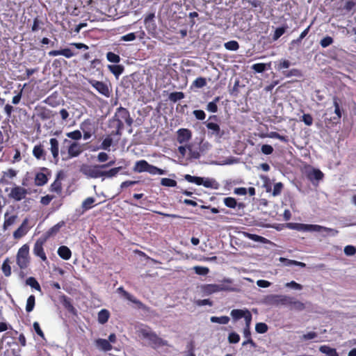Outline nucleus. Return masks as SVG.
<instances>
[{"mask_svg": "<svg viewBox=\"0 0 356 356\" xmlns=\"http://www.w3.org/2000/svg\"><path fill=\"white\" fill-rule=\"evenodd\" d=\"M30 262L29 246L24 244L17 251L16 263L21 270H24L29 266Z\"/></svg>", "mask_w": 356, "mask_h": 356, "instance_id": "obj_1", "label": "nucleus"}, {"mask_svg": "<svg viewBox=\"0 0 356 356\" xmlns=\"http://www.w3.org/2000/svg\"><path fill=\"white\" fill-rule=\"evenodd\" d=\"M112 121L113 122H116V124H120L121 125H124V121L129 127L133 124V119L130 116L129 111L122 106H120L116 109V111L112 118Z\"/></svg>", "mask_w": 356, "mask_h": 356, "instance_id": "obj_2", "label": "nucleus"}, {"mask_svg": "<svg viewBox=\"0 0 356 356\" xmlns=\"http://www.w3.org/2000/svg\"><path fill=\"white\" fill-rule=\"evenodd\" d=\"M289 296L286 295L270 294L264 299V302L270 306H287Z\"/></svg>", "mask_w": 356, "mask_h": 356, "instance_id": "obj_3", "label": "nucleus"}, {"mask_svg": "<svg viewBox=\"0 0 356 356\" xmlns=\"http://www.w3.org/2000/svg\"><path fill=\"white\" fill-rule=\"evenodd\" d=\"M101 165L83 164L80 167V172L88 178L97 179L102 177Z\"/></svg>", "mask_w": 356, "mask_h": 356, "instance_id": "obj_4", "label": "nucleus"}, {"mask_svg": "<svg viewBox=\"0 0 356 356\" xmlns=\"http://www.w3.org/2000/svg\"><path fill=\"white\" fill-rule=\"evenodd\" d=\"M83 150V147L79 143L72 141L70 140V143L68 146L67 156L63 157V160H67L69 159L76 157L81 154Z\"/></svg>", "mask_w": 356, "mask_h": 356, "instance_id": "obj_5", "label": "nucleus"}, {"mask_svg": "<svg viewBox=\"0 0 356 356\" xmlns=\"http://www.w3.org/2000/svg\"><path fill=\"white\" fill-rule=\"evenodd\" d=\"M88 81L99 93L106 97H110L111 92L106 83L95 79H88Z\"/></svg>", "mask_w": 356, "mask_h": 356, "instance_id": "obj_6", "label": "nucleus"}, {"mask_svg": "<svg viewBox=\"0 0 356 356\" xmlns=\"http://www.w3.org/2000/svg\"><path fill=\"white\" fill-rule=\"evenodd\" d=\"M46 241L45 238H38L33 246V252L36 256L41 259L42 261H46L47 260V255L44 250V244Z\"/></svg>", "mask_w": 356, "mask_h": 356, "instance_id": "obj_7", "label": "nucleus"}, {"mask_svg": "<svg viewBox=\"0 0 356 356\" xmlns=\"http://www.w3.org/2000/svg\"><path fill=\"white\" fill-rule=\"evenodd\" d=\"M333 104L334 106V113L336 115L326 120L329 122V123H331L332 124H337L340 122L342 115L340 108V100L336 96L333 97Z\"/></svg>", "mask_w": 356, "mask_h": 356, "instance_id": "obj_8", "label": "nucleus"}, {"mask_svg": "<svg viewBox=\"0 0 356 356\" xmlns=\"http://www.w3.org/2000/svg\"><path fill=\"white\" fill-rule=\"evenodd\" d=\"M117 291L120 293L124 298L136 305L138 309H146V306L140 300H138L133 295L125 291L122 286L118 288Z\"/></svg>", "mask_w": 356, "mask_h": 356, "instance_id": "obj_9", "label": "nucleus"}, {"mask_svg": "<svg viewBox=\"0 0 356 356\" xmlns=\"http://www.w3.org/2000/svg\"><path fill=\"white\" fill-rule=\"evenodd\" d=\"M49 150L52 155L53 161L55 164H57L59 161V142L57 138H51L49 140Z\"/></svg>", "mask_w": 356, "mask_h": 356, "instance_id": "obj_10", "label": "nucleus"}, {"mask_svg": "<svg viewBox=\"0 0 356 356\" xmlns=\"http://www.w3.org/2000/svg\"><path fill=\"white\" fill-rule=\"evenodd\" d=\"M27 194L26 188L21 186H15L11 189L9 197L15 201H21Z\"/></svg>", "mask_w": 356, "mask_h": 356, "instance_id": "obj_11", "label": "nucleus"}, {"mask_svg": "<svg viewBox=\"0 0 356 356\" xmlns=\"http://www.w3.org/2000/svg\"><path fill=\"white\" fill-rule=\"evenodd\" d=\"M204 124L207 128L211 131V135L215 136L218 138H221L225 135V131L221 130L218 124L212 122H205Z\"/></svg>", "mask_w": 356, "mask_h": 356, "instance_id": "obj_12", "label": "nucleus"}, {"mask_svg": "<svg viewBox=\"0 0 356 356\" xmlns=\"http://www.w3.org/2000/svg\"><path fill=\"white\" fill-rule=\"evenodd\" d=\"M232 279L224 278L220 284H217L218 292L220 291H236L237 289L233 286Z\"/></svg>", "mask_w": 356, "mask_h": 356, "instance_id": "obj_13", "label": "nucleus"}, {"mask_svg": "<svg viewBox=\"0 0 356 356\" xmlns=\"http://www.w3.org/2000/svg\"><path fill=\"white\" fill-rule=\"evenodd\" d=\"M192 137L191 130L188 129H179L177 131V141L179 143L182 144L188 142Z\"/></svg>", "mask_w": 356, "mask_h": 356, "instance_id": "obj_14", "label": "nucleus"}, {"mask_svg": "<svg viewBox=\"0 0 356 356\" xmlns=\"http://www.w3.org/2000/svg\"><path fill=\"white\" fill-rule=\"evenodd\" d=\"M33 155L37 160L46 161L47 152L44 148V146L40 143L33 147Z\"/></svg>", "mask_w": 356, "mask_h": 356, "instance_id": "obj_15", "label": "nucleus"}, {"mask_svg": "<svg viewBox=\"0 0 356 356\" xmlns=\"http://www.w3.org/2000/svg\"><path fill=\"white\" fill-rule=\"evenodd\" d=\"M29 220L27 218H25L21 225L13 232V237L15 239H19L23 237L28 232V225Z\"/></svg>", "mask_w": 356, "mask_h": 356, "instance_id": "obj_16", "label": "nucleus"}, {"mask_svg": "<svg viewBox=\"0 0 356 356\" xmlns=\"http://www.w3.org/2000/svg\"><path fill=\"white\" fill-rule=\"evenodd\" d=\"M49 56H63L67 58H70L75 56L76 54L73 52L69 48H65L60 50H51L48 53Z\"/></svg>", "mask_w": 356, "mask_h": 356, "instance_id": "obj_17", "label": "nucleus"}, {"mask_svg": "<svg viewBox=\"0 0 356 356\" xmlns=\"http://www.w3.org/2000/svg\"><path fill=\"white\" fill-rule=\"evenodd\" d=\"M17 218V214L10 215L9 212L6 211L4 214L3 230H6L9 227L12 226L16 222Z\"/></svg>", "mask_w": 356, "mask_h": 356, "instance_id": "obj_18", "label": "nucleus"}, {"mask_svg": "<svg viewBox=\"0 0 356 356\" xmlns=\"http://www.w3.org/2000/svg\"><path fill=\"white\" fill-rule=\"evenodd\" d=\"M223 202L227 207L231 209H235L236 207H238V209H243L245 207L244 203H238L236 200L232 197H227L224 198Z\"/></svg>", "mask_w": 356, "mask_h": 356, "instance_id": "obj_19", "label": "nucleus"}, {"mask_svg": "<svg viewBox=\"0 0 356 356\" xmlns=\"http://www.w3.org/2000/svg\"><path fill=\"white\" fill-rule=\"evenodd\" d=\"M201 291L207 296L218 292L217 284H205L200 286Z\"/></svg>", "mask_w": 356, "mask_h": 356, "instance_id": "obj_20", "label": "nucleus"}, {"mask_svg": "<svg viewBox=\"0 0 356 356\" xmlns=\"http://www.w3.org/2000/svg\"><path fill=\"white\" fill-rule=\"evenodd\" d=\"M289 300L288 301V305L291 309L297 311H302L305 309V305L303 302L296 300L293 297L289 296Z\"/></svg>", "mask_w": 356, "mask_h": 356, "instance_id": "obj_21", "label": "nucleus"}, {"mask_svg": "<svg viewBox=\"0 0 356 356\" xmlns=\"http://www.w3.org/2000/svg\"><path fill=\"white\" fill-rule=\"evenodd\" d=\"M95 344L98 348L103 351H109L112 350V345L109 341L104 339H98L95 341Z\"/></svg>", "mask_w": 356, "mask_h": 356, "instance_id": "obj_22", "label": "nucleus"}, {"mask_svg": "<svg viewBox=\"0 0 356 356\" xmlns=\"http://www.w3.org/2000/svg\"><path fill=\"white\" fill-rule=\"evenodd\" d=\"M149 163L145 160H140L136 162L133 170L136 172H147L149 166Z\"/></svg>", "mask_w": 356, "mask_h": 356, "instance_id": "obj_23", "label": "nucleus"}, {"mask_svg": "<svg viewBox=\"0 0 356 356\" xmlns=\"http://www.w3.org/2000/svg\"><path fill=\"white\" fill-rule=\"evenodd\" d=\"M57 252L58 256L64 260H68L72 257V252L70 249L65 245H61L59 247Z\"/></svg>", "mask_w": 356, "mask_h": 356, "instance_id": "obj_24", "label": "nucleus"}, {"mask_svg": "<svg viewBox=\"0 0 356 356\" xmlns=\"http://www.w3.org/2000/svg\"><path fill=\"white\" fill-rule=\"evenodd\" d=\"M108 69L117 79L124 70V67L122 65H108Z\"/></svg>", "mask_w": 356, "mask_h": 356, "instance_id": "obj_25", "label": "nucleus"}, {"mask_svg": "<svg viewBox=\"0 0 356 356\" xmlns=\"http://www.w3.org/2000/svg\"><path fill=\"white\" fill-rule=\"evenodd\" d=\"M48 181V177L44 172H40L35 175V184L38 186H42L46 184Z\"/></svg>", "mask_w": 356, "mask_h": 356, "instance_id": "obj_26", "label": "nucleus"}, {"mask_svg": "<svg viewBox=\"0 0 356 356\" xmlns=\"http://www.w3.org/2000/svg\"><path fill=\"white\" fill-rule=\"evenodd\" d=\"M243 336L246 339L242 343L243 346H246L247 344H250L252 347L256 346L255 342L251 337V332L249 327H244L243 329Z\"/></svg>", "mask_w": 356, "mask_h": 356, "instance_id": "obj_27", "label": "nucleus"}, {"mask_svg": "<svg viewBox=\"0 0 356 356\" xmlns=\"http://www.w3.org/2000/svg\"><path fill=\"white\" fill-rule=\"evenodd\" d=\"M308 179L311 181L312 180H321L323 179L324 175L323 173L318 169H313V170L308 173L307 175Z\"/></svg>", "mask_w": 356, "mask_h": 356, "instance_id": "obj_28", "label": "nucleus"}, {"mask_svg": "<svg viewBox=\"0 0 356 356\" xmlns=\"http://www.w3.org/2000/svg\"><path fill=\"white\" fill-rule=\"evenodd\" d=\"M319 350L322 353L326 354L327 356H339L335 348H330L326 345L320 346Z\"/></svg>", "mask_w": 356, "mask_h": 356, "instance_id": "obj_29", "label": "nucleus"}, {"mask_svg": "<svg viewBox=\"0 0 356 356\" xmlns=\"http://www.w3.org/2000/svg\"><path fill=\"white\" fill-rule=\"evenodd\" d=\"M26 284L30 286L32 289L42 292L41 286L39 282L34 277H29L26 280Z\"/></svg>", "mask_w": 356, "mask_h": 356, "instance_id": "obj_30", "label": "nucleus"}, {"mask_svg": "<svg viewBox=\"0 0 356 356\" xmlns=\"http://www.w3.org/2000/svg\"><path fill=\"white\" fill-rule=\"evenodd\" d=\"M122 169V167H116L110 169L109 170H102V177L107 178H112L115 177Z\"/></svg>", "mask_w": 356, "mask_h": 356, "instance_id": "obj_31", "label": "nucleus"}, {"mask_svg": "<svg viewBox=\"0 0 356 356\" xmlns=\"http://www.w3.org/2000/svg\"><path fill=\"white\" fill-rule=\"evenodd\" d=\"M202 185L206 188L217 189L218 188V182L210 178H203Z\"/></svg>", "mask_w": 356, "mask_h": 356, "instance_id": "obj_32", "label": "nucleus"}, {"mask_svg": "<svg viewBox=\"0 0 356 356\" xmlns=\"http://www.w3.org/2000/svg\"><path fill=\"white\" fill-rule=\"evenodd\" d=\"M109 316V312L106 309H103L98 313V322L101 324H104L108 321Z\"/></svg>", "mask_w": 356, "mask_h": 356, "instance_id": "obj_33", "label": "nucleus"}, {"mask_svg": "<svg viewBox=\"0 0 356 356\" xmlns=\"http://www.w3.org/2000/svg\"><path fill=\"white\" fill-rule=\"evenodd\" d=\"M49 190L51 193H56L58 195H60L63 191L62 182L54 180V181L50 185Z\"/></svg>", "mask_w": 356, "mask_h": 356, "instance_id": "obj_34", "label": "nucleus"}, {"mask_svg": "<svg viewBox=\"0 0 356 356\" xmlns=\"http://www.w3.org/2000/svg\"><path fill=\"white\" fill-rule=\"evenodd\" d=\"M93 123L92 120L86 119L80 124V129L83 132L92 131Z\"/></svg>", "mask_w": 356, "mask_h": 356, "instance_id": "obj_35", "label": "nucleus"}, {"mask_svg": "<svg viewBox=\"0 0 356 356\" xmlns=\"http://www.w3.org/2000/svg\"><path fill=\"white\" fill-rule=\"evenodd\" d=\"M1 270L6 277H10L11 275V267L10 265V259L8 258H6L1 266Z\"/></svg>", "mask_w": 356, "mask_h": 356, "instance_id": "obj_36", "label": "nucleus"}, {"mask_svg": "<svg viewBox=\"0 0 356 356\" xmlns=\"http://www.w3.org/2000/svg\"><path fill=\"white\" fill-rule=\"evenodd\" d=\"M70 143V140L67 138H65L63 140L60 147V151H59V153H60V155L63 156V158L67 156L68 146Z\"/></svg>", "mask_w": 356, "mask_h": 356, "instance_id": "obj_37", "label": "nucleus"}, {"mask_svg": "<svg viewBox=\"0 0 356 356\" xmlns=\"http://www.w3.org/2000/svg\"><path fill=\"white\" fill-rule=\"evenodd\" d=\"M245 236L250 239V240H252L254 241H256V242H260V243H266L268 241V239H266V238L261 236H259V235H257V234H250V233H247V232H245Z\"/></svg>", "mask_w": 356, "mask_h": 356, "instance_id": "obj_38", "label": "nucleus"}, {"mask_svg": "<svg viewBox=\"0 0 356 356\" xmlns=\"http://www.w3.org/2000/svg\"><path fill=\"white\" fill-rule=\"evenodd\" d=\"M184 179L190 183H193L195 184L196 185L201 186L203 177L192 176L191 175H186L184 176Z\"/></svg>", "mask_w": 356, "mask_h": 356, "instance_id": "obj_39", "label": "nucleus"}, {"mask_svg": "<svg viewBox=\"0 0 356 356\" xmlns=\"http://www.w3.org/2000/svg\"><path fill=\"white\" fill-rule=\"evenodd\" d=\"M38 116L42 120H48L52 116L51 111L46 108H42L38 113Z\"/></svg>", "mask_w": 356, "mask_h": 356, "instance_id": "obj_40", "label": "nucleus"}, {"mask_svg": "<svg viewBox=\"0 0 356 356\" xmlns=\"http://www.w3.org/2000/svg\"><path fill=\"white\" fill-rule=\"evenodd\" d=\"M210 321L212 323H219V324H227L229 321V318L227 316H211Z\"/></svg>", "mask_w": 356, "mask_h": 356, "instance_id": "obj_41", "label": "nucleus"}, {"mask_svg": "<svg viewBox=\"0 0 356 356\" xmlns=\"http://www.w3.org/2000/svg\"><path fill=\"white\" fill-rule=\"evenodd\" d=\"M147 172H149L150 175H165V171L163 169L159 168L156 166L149 164L147 168Z\"/></svg>", "mask_w": 356, "mask_h": 356, "instance_id": "obj_42", "label": "nucleus"}, {"mask_svg": "<svg viewBox=\"0 0 356 356\" xmlns=\"http://www.w3.org/2000/svg\"><path fill=\"white\" fill-rule=\"evenodd\" d=\"M266 65H268V67L270 66V63H269L268 64H265V63H255L254 65H252L251 68L255 72H257V73H262L264 72L265 70H266Z\"/></svg>", "mask_w": 356, "mask_h": 356, "instance_id": "obj_43", "label": "nucleus"}, {"mask_svg": "<svg viewBox=\"0 0 356 356\" xmlns=\"http://www.w3.org/2000/svg\"><path fill=\"white\" fill-rule=\"evenodd\" d=\"M95 202V199L92 197H87L82 202V208L83 210L87 211L93 207V203Z\"/></svg>", "mask_w": 356, "mask_h": 356, "instance_id": "obj_44", "label": "nucleus"}, {"mask_svg": "<svg viewBox=\"0 0 356 356\" xmlns=\"http://www.w3.org/2000/svg\"><path fill=\"white\" fill-rule=\"evenodd\" d=\"M185 97L183 92H173L169 95V99L172 102H177L179 100L184 99Z\"/></svg>", "mask_w": 356, "mask_h": 356, "instance_id": "obj_45", "label": "nucleus"}, {"mask_svg": "<svg viewBox=\"0 0 356 356\" xmlns=\"http://www.w3.org/2000/svg\"><path fill=\"white\" fill-rule=\"evenodd\" d=\"M195 341L193 340H191L186 345L187 350L185 352L184 356H195Z\"/></svg>", "mask_w": 356, "mask_h": 356, "instance_id": "obj_46", "label": "nucleus"}, {"mask_svg": "<svg viewBox=\"0 0 356 356\" xmlns=\"http://www.w3.org/2000/svg\"><path fill=\"white\" fill-rule=\"evenodd\" d=\"M35 304V298L33 295H31L26 301V311L31 312L33 310Z\"/></svg>", "mask_w": 356, "mask_h": 356, "instance_id": "obj_47", "label": "nucleus"}, {"mask_svg": "<svg viewBox=\"0 0 356 356\" xmlns=\"http://www.w3.org/2000/svg\"><path fill=\"white\" fill-rule=\"evenodd\" d=\"M102 61L100 59L95 58L90 63V67L92 69H96V71L99 72V74H102L103 70L102 69Z\"/></svg>", "mask_w": 356, "mask_h": 356, "instance_id": "obj_48", "label": "nucleus"}, {"mask_svg": "<svg viewBox=\"0 0 356 356\" xmlns=\"http://www.w3.org/2000/svg\"><path fill=\"white\" fill-rule=\"evenodd\" d=\"M291 62L286 59H281L275 66L277 70L280 71L283 69H287L290 67Z\"/></svg>", "mask_w": 356, "mask_h": 356, "instance_id": "obj_49", "label": "nucleus"}, {"mask_svg": "<svg viewBox=\"0 0 356 356\" xmlns=\"http://www.w3.org/2000/svg\"><path fill=\"white\" fill-rule=\"evenodd\" d=\"M106 59L110 63H118L120 62V60H121L120 56L118 54H116L112 51H108L106 54Z\"/></svg>", "mask_w": 356, "mask_h": 356, "instance_id": "obj_50", "label": "nucleus"}, {"mask_svg": "<svg viewBox=\"0 0 356 356\" xmlns=\"http://www.w3.org/2000/svg\"><path fill=\"white\" fill-rule=\"evenodd\" d=\"M246 310L243 311L242 309H235L232 310L231 316L234 320H238L241 318H244L245 316Z\"/></svg>", "mask_w": 356, "mask_h": 356, "instance_id": "obj_51", "label": "nucleus"}, {"mask_svg": "<svg viewBox=\"0 0 356 356\" xmlns=\"http://www.w3.org/2000/svg\"><path fill=\"white\" fill-rule=\"evenodd\" d=\"M226 49L229 51H236L239 49V44L236 40L227 42L224 44Z\"/></svg>", "mask_w": 356, "mask_h": 356, "instance_id": "obj_52", "label": "nucleus"}, {"mask_svg": "<svg viewBox=\"0 0 356 356\" xmlns=\"http://www.w3.org/2000/svg\"><path fill=\"white\" fill-rule=\"evenodd\" d=\"M57 95L52 94L49 96L44 102L48 105L56 107L59 105V102L56 100Z\"/></svg>", "mask_w": 356, "mask_h": 356, "instance_id": "obj_53", "label": "nucleus"}, {"mask_svg": "<svg viewBox=\"0 0 356 356\" xmlns=\"http://www.w3.org/2000/svg\"><path fill=\"white\" fill-rule=\"evenodd\" d=\"M282 74L286 77H291V76H298L300 77L302 76L301 71L298 69H291L289 71H283Z\"/></svg>", "mask_w": 356, "mask_h": 356, "instance_id": "obj_54", "label": "nucleus"}, {"mask_svg": "<svg viewBox=\"0 0 356 356\" xmlns=\"http://www.w3.org/2000/svg\"><path fill=\"white\" fill-rule=\"evenodd\" d=\"M356 8V1L353 0H347L343 7V10L346 13L350 12Z\"/></svg>", "mask_w": 356, "mask_h": 356, "instance_id": "obj_55", "label": "nucleus"}, {"mask_svg": "<svg viewBox=\"0 0 356 356\" xmlns=\"http://www.w3.org/2000/svg\"><path fill=\"white\" fill-rule=\"evenodd\" d=\"M218 101L219 97H216L213 102H211L207 104V110L212 113H216L218 111L217 102Z\"/></svg>", "mask_w": 356, "mask_h": 356, "instance_id": "obj_56", "label": "nucleus"}, {"mask_svg": "<svg viewBox=\"0 0 356 356\" xmlns=\"http://www.w3.org/2000/svg\"><path fill=\"white\" fill-rule=\"evenodd\" d=\"M66 136L67 138L74 140H79L82 137L81 132L79 130H74L73 131L68 132L66 134Z\"/></svg>", "mask_w": 356, "mask_h": 356, "instance_id": "obj_57", "label": "nucleus"}, {"mask_svg": "<svg viewBox=\"0 0 356 356\" xmlns=\"http://www.w3.org/2000/svg\"><path fill=\"white\" fill-rule=\"evenodd\" d=\"M177 181L175 179L170 178H162L161 180V184L168 187H175L177 186Z\"/></svg>", "mask_w": 356, "mask_h": 356, "instance_id": "obj_58", "label": "nucleus"}, {"mask_svg": "<svg viewBox=\"0 0 356 356\" xmlns=\"http://www.w3.org/2000/svg\"><path fill=\"white\" fill-rule=\"evenodd\" d=\"M268 325L265 323H257L255 325V330L257 333L264 334L268 331Z\"/></svg>", "mask_w": 356, "mask_h": 356, "instance_id": "obj_59", "label": "nucleus"}, {"mask_svg": "<svg viewBox=\"0 0 356 356\" xmlns=\"http://www.w3.org/2000/svg\"><path fill=\"white\" fill-rule=\"evenodd\" d=\"M195 273L199 275H206L209 273V269L204 266H195L193 268Z\"/></svg>", "mask_w": 356, "mask_h": 356, "instance_id": "obj_60", "label": "nucleus"}, {"mask_svg": "<svg viewBox=\"0 0 356 356\" xmlns=\"http://www.w3.org/2000/svg\"><path fill=\"white\" fill-rule=\"evenodd\" d=\"M333 42V38L331 36L327 35L320 41V44L323 48H326L331 45Z\"/></svg>", "mask_w": 356, "mask_h": 356, "instance_id": "obj_61", "label": "nucleus"}, {"mask_svg": "<svg viewBox=\"0 0 356 356\" xmlns=\"http://www.w3.org/2000/svg\"><path fill=\"white\" fill-rule=\"evenodd\" d=\"M240 341V336L235 332H230L228 335V341L230 343H237Z\"/></svg>", "mask_w": 356, "mask_h": 356, "instance_id": "obj_62", "label": "nucleus"}, {"mask_svg": "<svg viewBox=\"0 0 356 356\" xmlns=\"http://www.w3.org/2000/svg\"><path fill=\"white\" fill-rule=\"evenodd\" d=\"M193 85L199 88H203L207 85L206 79L204 77H198L193 81Z\"/></svg>", "mask_w": 356, "mask_h": 356, "instance_id": "obj_63", "label": "nucleus"}, {"mask_svg": "<svg viewBox=\"0 0 356 356\" xmlns=\"http://www.w3.org/2000/svg\"><path fill=\"white\" fill-rule=\"evenodd\" d=\"M33 329H34L35 332H36V334L38 336H40L42 339H45L44 334L43 331L42 330L39 323L36 322V321L34 322L33 324Z\"/></svg>", "mask_w": 356, "mask_h": 356, "instance_id": "obj_64", "label": "nucleus"}]
</instances>
